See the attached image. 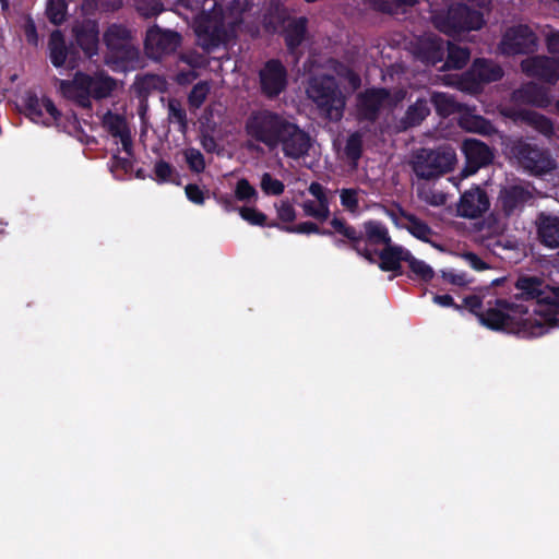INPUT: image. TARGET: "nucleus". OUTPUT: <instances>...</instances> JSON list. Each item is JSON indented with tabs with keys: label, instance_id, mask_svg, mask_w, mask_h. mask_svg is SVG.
I'll use <instances>...</instances> for the list:
<instances>
[{
	"label": "nucleus",
	"instance_id": "nucleus-1",
	"mask_svg": "<svg viewBox=\"0 0 559 559\" xmlns=\"http://www.w3.org/2000/svg\"><path fill=\"white\" fill-rule=\"evenodd\" d=\"M245 132L270 152L280 150L284 157L299 160L309 155L312 138L295 120L272 109L253 110L245 122Z\"/></svg>",
	"mask_w": 559,
	"mask_h": 559
},
{
	"label": "nucleus",
	"instance_id": "nucleus-2",
	"mask_svg": "<svg viewBox=\"0 0 559 559\" xmlns=\"http://www.w3.org/2000/svg\"><path fill=\"white\" fill-rule=\"evenodd\" d=\"M331 227L335 229L342 238L334 237L333 243L336 248H345L354 250L359 257L364 258L370 264L378 263L383 272H393L390 280L403 274L402 262H407L411 251L400 245H386L381 249H370L361 246V233L355 226L348 224L345 218L334 216L330 221Z\"/></svg>",
	"mask_w": 559,
	"mask_h": 559
},
{
	"label": "nucleus",
	"instance_id": "nucleus-3",
	"mask_svg": "<svg viewBox=\"0 0 559 559\" xmlns=\"http://www.w3.org/2000/svg\"><path fill=\"white\" fill-rule=\"evenodd\" d=\"M478 321L491 331L506 332L522 338L539 337L547 333L542 321L530 313L528 306L502 298H497L493 307L483 311Z\"/></svg>",
	"mask_w": 559,
	"mask_h": 559
},
{
	"label": "nucleus",
	"instance_id": "nucleus-4",
	"mask_svg": "<svg viewBox=\"0 0 559 559\" xmlns=\"http://www.w3.org/2000/svg\"><path fill=\"white\" fill-rule=\"evenodd\" d=\"M116 87L117 81L104 71L93 75L76 71L72 80L59 81L62 96L84 109L92 108L91 98L96 100L108 98Z\"/></svg>",
	"mask_w": 559,
	"mask_h": 559
},
{
	"label": "nucleus",
	"instance_id": "nucleus-5",
	"mask_svg": "<svg viewBox=\"0 0 559 559\" xmlns=\"http://www.w3.org/2000/svg\"><path fill=\"white\" fill-rule=\"evenodd\" d=\"M99 37H49L48 56L55 68L76 69L98 55Z\"/></svg>",
	"mask_w": 559,
	"mask_h": 559
},
{
	"label": "nucleus",
	"instance_id": "nucleus-6",
	"mask_svg": "<svg viewBox=\"0 0 559 559\" xmlns=\"http://www.w3.org/2000/svg\"><path fill=\"white\" fill-rule=\"evenodd\" d=\"M211 2V7L204 8L194 20L197 35H228L238 32L243 21L245 3L234 0L225 12L222 5Z\"/></svg>",
	"mask_w": 559,
	"mask_h": 559
},
{
	"label": "nucleus",
	"instance_id": "nucleus-7",
	"mask_svg": "<svg viewBox=\"0 0 559 559\" xmlns=\"http://www.w3.org/2000/svg\"><path fill=\"white\" fill-rule=\"evenodd\" d=\"M308 97L317 105L320 115L337 122L344 116L346 98L333 75L313 78L307 88Z\"/></svg>",
	"mask_w": 559,
	"mask_h": 559
},
{
	"label": "nucleus",
	"instance_id": "nucleus-8",
	"mask_svg": "<svg viewBox=\"0 0 559 559\" xmlns=\"http://www.w3.org/2000/svg\"><path fill=\"white\" fill-rule=\"evenodd\" d=\"M510 153L519 166L532 176L550 174L557 167L556 159L548 148L523 138L511 143Z\"/></svg>",
	"mask_w": 559,
	"mask_h": 559
},
{
	"label": "nucleus",
	"instance_id": "nucleus-9",
	"mask_svg": "<svg viewBox=\"0 0 559 559\" xmlns=\"http://www.w3.org/2000/svg\"><path fill=\"white\" fill-rule=\"evenodd\" d=\"M456 154L450 146H439L436 150L421 148L412 163L415 175L425 180L438 178L453 170Z\"/></svg>",
	"mask_w": 559,
	"mask_h": 559
},
{
	"label": "nucleus",
	"instance_id": "nucleus-10",
	"mask_svg": "<svg viewBox=\"0 0 559 559\" xmlns=\"http://www.w3.org/2000/svg\"><path fill=\"white\" fill-rule=\"evenodd\" d=\"M107 51L105 63L114 72H130L141 69L145 60L140 48L131 39L133 37H103Z\"/></svg>",
	"mask_w": 559,
	"mask_h": 559
},
{
	"label": "nucleus",
	"instance_id": "nucleus-11",
	"mask_svg": "<svg viewBox=\"0 0 559 559\" xmlns=\"http://www.w3.org/2000/svg\"><path fill=\"white\" fill-rule=\"evenodd\" d=\"M436 28L442 33L478 31L483 23V15L464 4L451 7L447 12L432 16Z\"/></svg>",
	"mask_w": 559,
	"mask_h": 559
},
{
	"label": "nucleus",
	"instance_id": "nucleus-12",
	"mask_svg": "<svg viewBox=\"0 0 559 559\" xmlns=\"http://www.w3.org/2000/svg\"><path fill=\"white\" fill-rule=\"evenodd\" d=\"M308 20L305 16L290 17L284 5L277 0H270L263 16L267 33L286 32L287 35H305Z\"/></svg>",
	"mask_w": 559,
	"mask_h": 559
},
{
	"label": "nucleus",
	"instance_id": "nucleus-13",
	"mask_svg": "<svg viewBox=\"0 0 559 559\" xmlns=\"http://www.w3.org/2000/svg\"><path fill=\"white\" fill-rule=\"evenodd\" d=\"M21 102V111L36 123L49 127L61 119V111L49 97L39 98L34 91H26Z\"/></svg>",
	"mask_w": 559,
	"mask_h": 559
},
{
	"label": "nucleus",
	"instance_id": "nucleus-14",
	"mask_svg": "<svg viewBox=\"0 0 559 559\" xmlns=\"http://www.w3.org/2000/svg\"><path fill=\"white\" fill-rule=\"evenodd\" d=\"M259 83L262 95L274 99L287 87V69L281 60L270 59L259 71Z\"/></svg>",
	"mask_w": 559,
	"mask_h": 559
},
{
	"label": "nucleus",
	"instance_id": "nucleus-15",
	"mask_svg": "<svg viewBox=\"0 0 559 559\" xmlns=\"http://www.w3.org/2000/svg\"><path fill=\"white\" fill-rule=\"evenodd\" d=\"M465 157V166L462 169L464 177L476 174L480 168L490 165L493 160V151L484 142L476 139H465L461 146Z\"/></svg>",
	"mask_w": 559,
	"mask_h": 559
},
{
	"label": "nucleus",
	"instance_id": "nucleus-16",
	"mask_svg": "<svg viewBox=\"0 0 559 559\" xmlns=\"http://www.w3.org/2000/svg\"><path fill=\"white\" fill-rule=\"evenodd\" d=\"M521 69L527 76L548 84H555L559 80V58L547 56L526 58L521 62Z\"/></svg>",
	"mask_w": 559,
	"mask_h": 559
},
{
	"label": "nucleus",
	"instance_id": "nucleus-17",
	"mask_svg": "<svg viewBox=\"0 0 559 559\" xmlns=\"http://www.w3.org/2000/svg\"><path fill=\"white\" fill-rule=\"evenodd\" d=\"M490 201L486 190L474 186L461 194L457 212L465 218H478L489 210Z\"/></svg>",
	"mask_w": 559,
	"mask_h": 559
},
{
	"label": "nucleus",
	"instance_id": "nucleus-18",
	"mask_svg": "<svg viewBox=\"0 0 559 559\" xmlns=\"http://www.w3.org/2000/svg\"><path fill=\"white\" fill-rule=\"evenodd\" d=\"M390 93L386 88H368L357 97V109L359 116L367 121H376L383 103Z\"/></svg>",
	"mask_w": 559,
	"mask_h": 559
},
{
	"label": "nucleus",
	"instance_id": "nucleus-19",
	"mask_svg": "<svg viewBox=\"0 0 559 559\" xmlns=\"http://www.w3.org/2000/svg\"><path fill=\"white\" fill-rule=\"evenodd\" d=\"M415 57L421 62L436 66L443 60L444 47L442 37H416Z\"/></svg>",
	"mask_w": 559,
	"mask_h": 559
},
{
	"label": "nucleus",
	"instance_id": "nucleus-20",
	"mask_svg": "<svg viewBox=\"0 0 559 559\" xmlns=\"http://www.w3.org/2000/svg\"><path fill=\"white\" fill-rule=\"evenodd\" d=\"M361 246L370 249L384 248L390 245L392 237L388 227L380 221L369 219L362 223Z\"/></svg>",
	"mask_w": 559,
	"mask_h": 559
},
{
	"label": "nucleus",
	"instance_id": "nucleus-21",
	"mask_svg": "<svg viewBox=\"0 0 559 559\" xmlns=\"http://www.w3.org/2000/svg\"><path fill=\"white\" fill-rule=\"evenodd\" d=\"M544 281L537 276H521L515 282V288L520 292L515 294L516 300L536 301V306L544 305L546 300V292Z\"/></svg>",
	"mask_w": 559,
	"mask_h": 559
},
{
	"label": "nucleus",
	"instance_id": "nucleus-22",
	"mask_svg": "<svg viewBox=\"0 0 559 559\" xmlns=\"http://www.w3.org/2000/svg\"><path fill=\"white\" fill-rule=\"evenodd\" d=\"M533 198L532 192L520 185L510 186L500 192L501 210L506 216H511Z\"/></svg>",
	"mask_w": 559,
	"mask_h": 559
},
{
	"label": "nucleus",
	"instance_id": "nucleus-23",
	"mask_svg": "<svg viewBox=\"0 0 559 559\" xmlns=\"http://www.w3.org/2000/svg\"><path fill=\"white\" fill-rule=\"evenodd\" d=\"M182 44V37H144L145 55L153 60H160L174 53Z\"/></svg>",
	"mask_w": 559,
	"mask_h": 559
},
{
	"label": "nucleus",
	"instance_id": "nucleus-24",
	"mask_svg": "<svg viewBox=\"0 0 559 559\" xmlns=\"http://www.w3.org/2000/svg\"><path fill=\"white\" fill-rule=\"evenodd\" d=\"M537 236L542 245L559 248V217L540 213L536 221Z\"/></svg>",
	"mask_w": 559,
	"mask_h": 559
},
{
	"label": "nucleus",
	"instance_id": "nucleus-25",
	"mask_svg": "<svg viewBox=\"0 0 559 559\" xmlns=\"http://www.w3.org/2000/svg\"><path fill=\"white\" fill-rule=\"evenodd\" d=\"M539 37H502L498 50L507 57L530 55L537 50Z\"/></svg>",
	"mask_w": 559,
	"mask_h": 559
},
{
	"label": "nucleus",
	"instance_id": "nucleus-26",
	"mask_svg": "<svg viewBox=\"0 0 559 559\" xmlns=\"http://www.w3.org/2000/svg\"><path fill=\"white\" fill-rule=\"evenodd\" d=\"M551 295L546 294V300H544V306H546V310L537 309L536 306L533 309L534 313H539L542 323L547 329L558 328L559 326V286L550 288Z\"/></svg>",
	"mask_w": 559,
	"mask_h": 559
},
{
	"label": "nucleus",
	"instance_id": "nucleus-27",
	"mask_svg": "<svg viewBox=\"0 0 559 559\" xmlns=\"http://www.w3.org/2000/svg\"><path fill=\"white\" fill-rule=\"evenodd\" d=\"M515 97L536 107L546 108L551 100L547 88L536 83H527L515 92Z\"/></svg>",
	"mask_w": 559,
	"mask_h": 559
},
{
	"label": "nucleus",
	"instance_id": "nucleus-28",
	"mask_svg": "<svg viewBox=\"0 0 559 559\" xmlns=\"http://www.w3.org/2000/svg\"><path fill=\"white\" fill-rule=\"evenodd\" d=\"M472 74L483 83H491L501 80L504 75L502 68L491 60L475 59L472 66Z\"/></svg>",
	"mask_w": 559,
	"mask_h": 559
},
{
	"label": "nucleus",
	"instance_id": "nucleus-29",
	"mask_svg": "<svg viewBox=\"0 0 559 559\" xmlns=\"http://www.w3.org/2000/svg\"><path fill=\"white\" fill-rule=\"evenodd\" d=\"M460 126L473 133L490 136L497 132L496 127L490 120L480 116L466 112L460 117Z\"/></svg>",
	"mask_w": 559,
	"mask_h": 559
},
{
	"label": "nucleus",
	"instance_id": "nucleus-30",
	"mask_svg": "<svg viewBox=\"0 0 559 559\" xmlns=\"http://www.w3.org/2000/svg\"><path fill=\"white\" fill-rule=\"evenodd\" d=\"M396 209L399 215L408 222L406 226L408 233L421 241H428L432 234L430 226L415 214L405 211L399 203H396Z\"/></svg>",
	"mask_w": 559,
	"mask_h": 559
},
{
	"label": "nucleus",
	"instance_id": "nucleus-31",
	"mask_svg": "<svg viewBox=\"0 0 559 559\" xmlns=\"http://www.w3.org/2000/svg\"><path fill=\"white\" fill-rule=\"evenodd\" d=\"M269 226L278 228V229H281L285 233H289V234H305V235L317 234V235L326 236V237H334V235L337 234L333 227H332V229L321 228L318 224L310 222V221L302 222L297 225H282L280 223L273 221L271 224H269Z\"/></svg>",
	"mask_w": 559,
	"mask_h": 559
},
{
	"label": "nucleus",
	"instance_id": "nucleus-32",
	"mask_svg": "<svg viewBox=\"0 0 559 559\" xmlns=\"http://www.w3.org/2000/svg\"><path fill=\"white\" fill-rule=\"evenodd\" d=\"M429 114L430 108L428 106V100L425 98H418L407 108L405 116L402 119V123L406 128L419 126Z\"/></svg>",
	"mask_w": 559,
	"mask_h": 559
},
{
	"label": "nucleus",
	"instance_id": "nucleus-33",
	"mask_svg": "<svg viewBox=\"0 0 559 559\" xmlns=\"http://www.w3.org/2000/svg\"><path fill=\"white\" fill-rule=\"evenodd\" d=\"M175 177H178L176 168L169 162H166L163 158H159L155 162L152 174L148 175V178L158 185L167 182L179 185V181H176Z\"/></svg>",
	"mask_w": 559,
	"mask_h": 559
},
{
	"label": "nucleus",
	"instance_id": "nucleus-34",
	"mask_svg": "<svg viewBox=\"0 0 559 559\" xmlns=\"http://www.w3.org/2000/svg\"><path fill=\"white\" fill-rule=\"evenodd\" d=\"M469 60L468 48L460 47L451 41H448V53L444 66L448 69L460 70L463 69Z\"/></svg>",
	"mask_w": 559,
	"mask_h": 559
},
{
	"label": "nucleus",
	"instance_id": "nucleus-35",
	"mask_svg": "<svg viewBox=\"0 0 559 559\" xmlns=\"http://www.w3.org/2000/svg\"><path fill=\"white\" fill-rule=\"evenodd\" d=\"M523 119L540 134L551 138L555 133L551 119L536 111H525Z\"/></svg>",
	"mask_w": 559,
	"mask_h": 559
},
{
	"label": "nucleus",
	"instance_id": "nucleus-36",
	"mask_svg": "<svg viewBox=\"0 0 559 559\" xmlns=\"http://www.w3.org/2000/svg\"><path fill=\"white\" fill-rule=\"evenodd\" d=\"M104 126L114 138H119L129 132L126 118L118 114L108 111L104 117Z\"/></svg>",
	"mask_w": 559,
	"mask_h": 559
},
{
	"label": "nucleus",
	"instance_id": "nucleus-37",
	"mask_svg": "<svg viewBox=\"0 0 559 559\" xmlns=\"http://www.w3.org/2000/svg\"><path fill=\"white\" fill-rule=\"evenodd\" d=\"M430 103L433 105L437 114L441 117L451 115L455 108L453 98L442 92H433L430 97Z\"/></svg>",
	"mask_w": 559,
	"mask_h": 559
},
{
	"label": "nucleus",
	"instance_id": "nucleus-38",
	"mask_svg": "<svg viewBox=\"0 0 559 559\" xmlns=\"http://www.w3.org/2000/svg\"><path fill=\"white\" fill-rule=\"evenodd\" d=\"M66 0H48L46 4V16L55 25H60L67 17Z\"/></svg>",
	"mask_w": 559,
	"mask_h": 559
},
{
	"label": "nucleus",
	"instance_id": "nucleus-39",
	"mask_svg": "<svg viewBox=\"0 0 559 559\" xmlns=\"http://www.w3.org/2000/svg\"><path fill=\"white\" fill-rule=\"evenodd\" d=\"M211 86L207 81H200L191 88L188 95V104L191 108L199 109L207 98Z\"/></svg>",
	"mask_w": 559,
	"mask_h": 559
},
{
	"label": "nucleus",
	"instance_id": "nucleus-40",
	"mask_svg": "<svg viewBox=\"0 0 559 559\" xmlns=\"http://www.w3.org/2000/svg\"><path fill=\"white\" fill-rule=\"evenodd\" d=\"M344 152L353 166H357L362 155V138L358 132H354L348 136Z\"/></svg>",
	"mask_w": 559,
	"mask_h": 559
},
{
	"label": "nucleus",
	"instance_id": "nucleus-41",
	"mask_svg": "<svg viewBox=\"0 0 559 559\" xmlns=\"http://www.w3.org/2000/svg\"><path fill=\"white\" fill-rule=\"evenodd\" d=\"M236 38L237 37H197V45L209 55L215 52V50L221 47L226 49L229 45L235 44L233 39Z\"/></svg>",
	"mask_w": 559,
	"mask_h": 559
},
{
	"label": "nucleus",
	"instance_id": "nucleus-42",
	"mask_svg": "<svg viewBox=\"0 0 559 559\" xmlns=\"http://www.w3.org/2000/svg\"><path fill=\"white\" fill-rule=\"evenodd\" d=\"M168 118L170 122L179 124V131H186L188 127L187 112L181 103L176 98L168 102Z\"/></svg>",
	"mask_w": 559,
	"mask_h": 559
},
{
	"label": "nucleus",
	"instance_id": "nucleus-43",
	"mask_svg": "<svg viewBox=\"0 0 559 559\" xmlns=\"http://www.w3.org/2000/svg\"><path fill=\"white\" fill-rule=\"evenodd\" d=\"M411 271L419 280L429 283L435 277V271L425 261L416 259L412 253L406 262Z\"/></svg>",
	"mask_w": 559,
	"mask_h": 559
},
{
	"label": "nucleus",
	"instance_id": "nucleus-44",
	"mask_svg": "<svg viewBox=\"0 0 559 559\" xmlns=\"http://www.w3.org/2000/svg\"><path fill=\"white\" fill-rule=\"evenodd\" d=\"M239 215L242 219L253 226H269L267 216L255 207L242 206L239 210ZM272 222H270L271 224Z\"/></svg>",
	"mask_w": 559,
	"mask_h": 559
},
{
	"label": "nucleus",
	"instance_id": "nucleus-45",
	"mask_svg": "<svg viewBox=\"0 0 559 559\" xmlns=\"http://www.w3.org/2000/svg\"><path fill=\"white\" fill-rule=\"evenodd\" d=\"M262 191L267 195H281L285 190V185L274 178L270 173H264L260 182Z\"/></svg>",
	"mask_w": 559,
	"mask_h": 559
},
{
	"label": "nucleus",
	"instance_id": "nucleus-46",
	"mask_svg": "<svg viewBox=\"0 0 559 559\" xmlns=\"http://www.w3.org/2000/svg\"><path fill=\"white\" fill-rule=\"evenodd\" d=\"M110 171L117 177L122 178L124 175L132 171L133 163L131 157L127 155V157H121L119 155H114L109 162Z\"/></svg>",
	"mask_w": 559,
	"mask_h": 559
},
{
	"label": "nucleus",
	"instance_id": "nucleus-47",
	"mask_svg": "<svg viewBox=\"0 0 559 559\" xmlns=\"http://www.w3.org/2000/svg\"><path fill=\"white\" fill-rule=\"evenodd\" d=\"M342 206L350 213H356L359 209L358 190L354 188H344L340 191Z\"/></svg>",
	"mask_w": 559,
	"mask_h": 559
},
{
	"label": "nucleus",
	"instance_id": "nucleus-48",
	"mask_svg": "<svg viewBox=\"0 0 559 559\" xmlns=\"http://www.w3.org/2000/svg\"><path fill=\"white\" fill-rule=\"evenodd\" d=\"M258 192L248 179L241 178L237 181L235 188V198L238 201H250L257 199Z\"/></svg>",
	"mask_w": 559,
	"mask_h": 559
},
{
	"label": "nucleus",
	"instance_id": "nucleus-49",
	"mask_svg": "<svg viewBox=\"0 0 559 559\" xmlns=\"http://www.w3.org/2000/svg\"><path fill=\"white\" fill-rule=\"evenodd\" d=\"M186 162L189 168L194 173H202L205 168L203 154L197 148H188L185 152Z\"/></svg>",
	"mask_w": 559,
	"mask_h": 559
},
{
	"label": "nucleus",
	"instance_id": "nucleus-50",
	"mask_svg": "<svg viewBox=\"0 0 559 559\" xmlns=\"http://www.w3.org/2000/svg\"><path fill=\"white\" fill-rule=\"evenodd\" d=\"M135 8L145 17L156 15L163 11V4L159 0H136Z\"/></svg>",
	"mask_w": 559,
	"mask_h": 559
},
{
	"label": "nucleus",
	"instance_id": "nucleus-51",
	"mask_svg": "<svg viewBox=\"0 0 559 559\" xmlns=\"http://www.w3.org/2000/svg\"><path fill=\"white\" fill-rule=\"evenodd\" d=\"M181 60L193 69L205 68L209 64L206 56L197 51L183 53Z\"/></svg>",
	"mask_w": 559,
	"mask_h": 559
},
{
	"label": "nucleus",
	"instance_id": "nucleus-52",
	"mask_svg": "<svg viewBox=\"0 0 559 559\" xmlns=\"http://www.w3.org/2000/svg\"><path fill=\"white\" fill-rule=\"evenodd\" d=\"M185 192L187 199L197 205H202L205 201L204 192L197 183H188Z\"/></svg>",
	"mask_w": 559,
	"mask_h": 559
},
{
	"label": "nucleus",
	"instance_id": "nucleus-53",
	"mask_svg": "<svg viewBox=\"0 0 559 559\" xmlns=\"http://www.w3.org/2000/svg\"><path fill=\"white\" fill-rule=\"evenodd\" d=\"M463 307L468 309V311L473 313L475 317H477V319H479V314L483 313V300L477 295H468L464 297L462 308Z\"/></svg>",
	"mask_w": 559,
	"mask_h": 559
},
{
	"label": "nucleus",
	"instance_id": "nucleus-54",
	"mask_svg": "<svg viewBox=\"0 0 559 559\" xmlns=\"http://www.w3.org/2000/svg\"><path fill=\"white\" fill-rule=\"evenodd\" d=\"M277 217L282 223H292L296 219V211L288 201H283L277 206Z\"/></svg>",
	"mask_w": 559,
	"mask_h": 559
},
{
	"label": "nucleus",
	"instance_id": "nucleus-55",
	"mask_svg": "<svg viewBox=\"0 0 559 559\" xmlns=\"http://www.w3.org/2000/svg\"><path fill=\"white\" fill-rule=\"evenodd\" d=\"M213 198L226 212H234L237 210L235 195L224 192H214Z\"/></svg>",
	"mask_w": 559,
	"mask_h": 559
},
{
	"label": "nucleus",
	"instance_id": "nucleus-56",
	"mask_svg": "<svg viewBox=\"0 0 559 559\" xmlns=\"http://www.w3.org/2000/svg\"><path fill=\"white\" fill-rule=\"evenodd\" d=\"M308 191L313 198H316L318 203L329 200L326 189L318 181L311 182Z\"/></svg>",
	"mask_w": 559,
	"mask_h": 559
},
{
	"label": "nucleus",
	"instance_id": "nucleus-57",
	"mask_svg": "<svg viewBox=\"0 0 559 559\" xmlns=\"http://www.w3.org/2000/svg\"><path fill=\"white\" fill-rule=\"evenodd\" d=\"M442 278L453 285L457 286H465L467 285L468 281L466 278L465 273L456 274L453 272H442Z\"/></svg>",
	"mask_w": 559,
	"mask_h": 559
},
{
	"label": "nucleus",
	"instance_id": "nucleus-58",
	"mask_svg": "<svg viewBox=\"0 0 559 559\" xmlns=\"http://www.w3.org/2000/svg\"><path fill=\"white\" fill-rule=\"evenodd\" d=\"M535 33H536V29L533 28L532 26H530L527 24L519 23V24L510 26L508 28L506 35H514V36H518V35H535Z\"/></svg>",
	"mask_w": 559,
	"mask_h": 559
},
{
	"label": "nucleus",
	"instance_id": "nucleus-59",
	"mask_svg": "<svg viewBox=\"0 0 559 559\" xmlns=\"http://www.w3.org/2000/svg\"><path fill=\"white\" fill-rule=\"evenodd\" d=\"M433 302L441 307H452L455 310L462 311V306L454 302V299L451 295H435Z\"/></svg>",
	"mask_w": 559,
	"mask_h": 559
},
{
	"label": "nucleus",
	"instance_id": "nucleus-60",
	"mask_svg": "<svg viewBox=\"0 0 559 559\" xmlns=\"http://www.w3.org/2000/svg\"><path fill=\"white\" fill-rule=\"evenodd\" d=\"M465 259L468 262V264L476 271H484L489 269L488 264L474 252H467L465 254Z\"/></svg>",
	"mask_w": 559,
	"mask_h": 559
},
{
	"label": "nucleus",
	"instance_id": "nucleus-61",
	"mask_svg": "<svg viewBox=\"0 0 559 559\" xmlns=\"http://www.w3.org/2000/svg\"><path fill=\"white\" fill-rule=\"evenodd\" d=\"M330 200L319 202L316 210V219L325 222L330 216Z\"/></svg>",
	"mask_w": 559,
	"mask_h": 559
},
{
	"label": "nucleus",
	"instance_id": "nucleus-62",
	"mask_svg": "<svg viewBox=\"0 0 559 559\" xmlns=\"http://www.w3.org/2000/svg\"><path fill=\"white\" fill-rule=\"evenodd\" d=\"M74 35H97L99 33L98 26L94 21L86 20L83 24V29H73Z\"/></svg>",
	"mask_w": 559,
	"mask_h": 559
},
{
	"label": "nucleus",
	"instance_id": "nucleus-63",
	"mask_svg": "<svg viewBox=\"0 0 559 559\" xmlns=\"http://www.w3.org/2000/svg\"><path fill=\"white\" fill-rule=\"evenodd\" d=\"M345 79L347 80L349 86L355 91L358 90L361 85V79L358 73L354 70L346 68L344 73Z\"/></svg>",
	"mask_w": 559,
	"mask_h": 559
},
{
	"label": "nucleus",
	"instance_id": "nucleus-64",
	"mask_svg": "<svg viewBox=\"0 0 559 559\" xmlns=\"http://www.w3.org/2000/svg\"><path fill=\"white\" fill-rule=\"evenodd\" d=\"M119 139H120V142L122 145V150L126 152V154L129 157H132L133 156V144H132L130 131L122 134L121 136H119Z\"/></svg>",
	"mask_w": 559,
	"mask_h": 559
}]
</instances>
